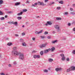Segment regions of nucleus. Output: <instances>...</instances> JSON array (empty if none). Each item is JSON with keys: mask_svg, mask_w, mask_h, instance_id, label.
<instances>
[{"mask_svg": "<svg viewBox=\"0 0 75 75\" xmlns=\"http://www.w3.org/2000/svg\"><path fill=\"white\" fill-rule=\"evenodd\" d=\"M12 55L16 56H18V55L20 54L19 57L21 59H23L24 58V56L23 54L19 53L17 51L13 50L12 52Z\"/></svg>", "mask_w": 75, "mask_h": 75, "instance_id": "nucleus-1", "label": "nucleus"}, {"mask_svg": "<svg viewBox=\"0 0 75 75\" xmlns=\"http://www.w3.org/2000/svg\"><path fill=\"white\" fill-rule=\"evenodd\" d=\"M54 27L56 29L58 32H59V31L60 30L59 28V26L58 25H55L54 26Z\"/></svg>", "mask_w": 75, "mask_h": 75, "instance_id": "nucleus-2", "label": "nucleus"}, {"mask_svg": "<svg viewBox=\"0 0 75 75\" xmlns=\"http://www.w3.org/2000/svg\"><path fill=\"white\" fill-rule=\"evenodd\" d=\"M47 44H48V43H46L45 44L41 45L40 46V48H44V47H46V45H47Z\"/></svg>", "mask_w": 75, "mask_h": 75, "instance_id": "nucleus-3", "label": "nucleus"}, {"mask_svg": "<svg viewBox=\"0 0 75 75\" xmlns=\"http://www.w3.org/2000/svg\"><path fill=\"white\" fill-rule=\"evenodd\" d=\"M42 31H43V30H41L39 32H38V31H36L35 32V33L36 34H40L42 33Z\"/></svg>", "mask_w": 75, "mask_h": 75, "instance_id": "nucleus-4", "label": "nucleus"}, {"mask_svg": "<svg viewBox=\"0 0 75 75\" xmlns=\"http://www.w3.org/2000/svg\"><path fill=\"white\" fill-rule=\"evenodd\" d=\"M50 51H51V49L50 48L48 49H46L44 51V53L47 54V53H48Z\"/></svg>", "mask_w": 75, "mask_h": 75, "instance_id": "nucleus-5", "label": "nucleus"}, {"mask_svg": "<svg viewBox=\"0 0 75 75\" xmlns=\"http://www.w3.org/2000/svg\"><path fill=\"white\" fill-rule=\"evenodd\" d=\"M52 25V23H51V21H47V23H46L45 24V25H46V26H47L48 25Z\"/></svg>", "mask_w": 75, "mask_h": 75, "instance_id": "nucleus-6", "label": "nucleus"}, {"mask_svg": "<svg viewBox=\"0 0 75 75\" xmlns=\"http://www.w3.org/2000/svg\"><path fill=\"white\" fill-rule=\"evenodd\" d=\"M57 42H58V40H52V44H55V43H57Z\"/></svg>", "mask_w": 75, "mask_h": 75, "instance_id": "nucleus-7", "label": "nucleus"}, {"mask_svg": "<svg viewBox=\"0 0 75 75\" xmlns=\"http://www.w3.org/2000/svg\"><path fill=\"white\" fill-rule=\"evenodd\" d=\"M70 68H71V71H74V70H75V67L74 66L71 67H70Z\"/></svg>", "mask_w": 75, "mask_h": 75, "instance_id": "nucleus-8", "label": "nucleus"}, {"mask_svg": "<svg viewBox=\"0 0 75 75\" xmlns=\"http://www.w3.org/2000/svg\"><path fill=\"white\" fill-rule=\"evenodd\" d=\"M55 70L57 72H58V71H60V70H61V68H57Z\"/></svg>", "mask_w": 75, "mask_h": 75, "instance_id": "nucleus-9", "label": "nucleus"}, {"mask_svg": "<svg viewBox=\"0 0 75 75\" xmlns=\"http://www.w3.org/2000/svg\"><path fill=\"white\" fill-rule=\"evenodd\" d=\"M22 45L24 47H25V46H26V43L25 42H23L22 43Z\"/></svg>", "mask_w": 75, "mask_h": 75, "instance_id": "nucleus-10", "label": "nucleus"}, {"mask_svg": "<svg viewBox=\"0 0 75 75\" xmlns=\"http://www.w3.org/2000/svg\"><path fill=\"white\" fill-rule=\"evenodd\" d=\"M53 61V59L51 58H50L48 59L49 62H52Z\"/></svg>", "mask_w": 75, "mask_h": 75, "instance_id": "nucleus-11", "label": "nucleus"}, {"mask_svg": "<svg viewBox=\"0 0 75 75\" xmlns=\"http://www.w3.org/2000/svg\"><path fill=\"white\" fill-rule=\"evenodd\" d=\"M19 4H20V2H17L16 3H15V6H18V5H19Z\"/></svg>", "mask_w": 75, "mask_h": 75, "instance_id": "nucleus-12", "label": "nucleus"}, {"mask_svg": "<svg viewBox=\"0 0 75 75\" xmlns=\"http://www.w3.org/2000/svg\"><path fill=\"white\" fill-rule=\"evenodd\" d=\"M71 71V67L67 69V72H70V71Z\"/></svg>", "mask_w": 75, "mask_h": 75, "instance_id": "nucleus-13", "label": "nucleus"}, {"mask_svg": "<svg viewBox=\"0 0 75 75\" xmlns=\"http://www.w3.org/2000/svg\"><path fill=\"white\" fill-rule=\"evenodd\" d=\"M57 20H61V18L59 17H57L56 18Z\"/></svg>", "mask_w": 75, "mask_h": 75, "instance_id": "nucleus-14", "label": "nucleus"}, {"mask_svg": "<svg viewBox=\"0 0 75 75\" xmlns=\"http://www.w3.org/2000/svg\"><path fill=\"white\" fill-rule=\"evenodd\" d=\"M23 14V12H21L20 13H18V16H21Z\"/></svg>", "mask_w": 75, "mask_h": 75, "instance_id": "nucleus-15", "label": "nucleus"}, {"mask_svg": "<svg viewBox=\"0 0 75 75\" xmlns=\"http://www.w3.org/2000/svg\"><path fill=\"white\" fill-rule=\"evenodd\" d=\"M3 3H4L3 1L2 0H0V4H3Z\"/></svg>", "mask_w": 75, "mask_h": 75, "instance_id": "nucleus-16", "label": "nucleus"}, {"mask_svg": "<svg viewBox=\"0 0 75 75\" xmlns=\"http://www.w3.org/2000/svg\"><path fill=\"white\" fill-rule=\"evenodd\" d=\"M12 44H12V43L9 42L8 43V45L9 46H10V45H12Z\"/></svg>", "mask_w": 75, "mask_h": 75, "instance_id": "nucleus-17", "label": "nucleus"}, {"mask_svg": "<svg viewBox=\"0 0 75 75\" xmlns=\"http://www.w3.org/2000/svg\"><path fill=\"white\" fill-rule=\"evenodd\" d=\"M40 5H42V6H44V4L43 2H41L40 3Z\"/></svg>", "mask_w": 75, "mask_h": 75, "instance_id": "nucleus-18", "label": "nucleus"}, {"mask_svg": "<svg viewBox=\"0 0 75 75\" xmlns=\"http://www.w3.org/2000/svg\"><path fill=\"white\" fill-rule=\"evenodd\" d=\"M70 14H72V15H75V12H71L70 13Z\"/></svg>", "mask_w": 75, "mask_h": 75, "instance_id": "nucleus-19", "label": "nucleus"}, {"mask_svg": "<svg viewBox=\"0 0 75 75\" xmlns=\"http://www.w3.org/2000/svg\"><path fill=\"white\" fill-rule=\"evenodd\" d=\"M17 18L18 20H21L22 18V17H18Z\"/></svg>", "mask_w": 75, "mask_h": 75, "instance_id": "nucleus-20", "label": "nucleus"}, {"mask_svg": "<svg viewBox=\"0 0 75 75\" xmlns=\"http://www.w3.org/2000/svg\"><path fill=\"white\" fill-rule=\"evenodd\" d=\"M65 57L64 56L62 57V61H64V60H65Z\"/></svg>", "mask_w": 75, "mask_h": 75, "instance_id": "nucleus-21", "label": "nucleus"}, {"mask_svg": "<svg viewBox=\"0 0 75 75\" xmlns=\"http://www.w3.org/2000/svg\"><path fill=\"white\" fill-rule=\"evenodd\" d=\"M0 20H4V17H2L0 18Z\"/></svg>", "mask_w": 75, "mask_h": 75, "instance_id": "nucleus-22", "label": "nucleus"}, {"mask_svg": "<svg viewBox=\"0 0 75 75\" xmlns=\"http://www.w3.org/2000/svg\"><path fill=\"white\" fill-rule=\"evenodd\" d=\"M55 50V49L54 47H52V48H51V50L52 51H54Z\"/></svg>", "mask_w": 75, "mask_h": 75, "instance_id": "nucleus-23", "label": "nucleus"}, {"mask_svg": "<svg viewBox=\"0 0 75 75\" xmlns=\"http://www.w3.org/2000/svg\"><path fill=\"white\" fill-rule=\"evenodd\" d=\"M34 58H37V55H35L33 56Z\"/></svg>", "mask_w": 75, "mask_h": 75, "instance_id": "nucleus-24", "label": "nucleus"}, {"mask_svg": "<svg viewBox=\"0 0 75 75\" xmlns=\"http://www.w3.org/2000/svg\"><path fill=\"white\" fill-rule=\"evenodd\" d=\"M44 72H48V70L45 69L43 70Z\"/></svg>", "mask_w": 75, "mask_h": 75, "instance_id": "nucleus-25", "label": "nucleus"}, {"mask_svg": "<svg viewBox=\"0 0 75 75\" xmlns=\"http://www.w3.org/2000/svg\"><path fill=\"white\" fill-rule=\"evenodd\" d=\"M20 41L21 42H24V40L23 39H20Z\"/></svg>", "mask_w": 75, "mask_h": 75, "instance_id": "nucleus-26", "label": "nucleus"}, {"mask_svg": "<svg viewBox=\"0 0 75 75\" xmlns=\"http://www.w3.org/2000/svg\"><path fill=\"white\" fill-rule=\"evenodd\" d=\"M13 50H17V47H14L13 48Z\"/></svg>", "mask_w": 75, "mask_h": 75, "instance_id": "nucleus-27", "label": "nucleus"}, {"mask_svg": "<svg viewBox=\"0 0 75 75\" xmlns=\"http://www.w3.org/2000/svg\"><path fill=\"white\" fill-rule=\"evenodd\" d=\"M41 38L42 39H44L45 38V36H40Z\"/></svg>", "mask_w": 75, "mask_h": 75, "instance_id": "nucleus-28", "label": "nucleus"}, {"mask_svg": "<svg viewBox=\"0 0 75 75\" xmlns=\"http://www.w3.org/2000/svg\"><path fill=\"white\" fill-rule=\"evenodd\" d=\"M38 5H41V2L40 1H38Z\"/></svg>", "mask_w": 75, "mask_h": 75, "instance_id": "nucleus-29", "label": "nucleus"}, {"mask_svg": "<svg viewBox=\"0 0 75 75\" xmlns=\"http://www.w3.org/2000/svg\"><path fill=\"white\" fill-rule=\"evenodd\" d=\"M65 15H68V12H65L64 13Z\"/></svg>", "mask_w": 75, "mask_h": 75, "instance_id": "nucleus-30", "label": "nucleus"}, {"mask_svg": "<svg viewBox=\"0 0 75 75\" xmlns=\"http://www.w3.org/2000/svg\"><path fill=\"white\" fill-rule=\"evenodd\" d=\"M13 12L12 11H8V13H9V14H11L13 13Z\"/></svg>", "mask_w": 75, "mask_h": 75, "instance_id": "nucleus-31", "label": "nucleus"}, {"mask_svg": "<svg viewBox=\"0 0 75 75\" xmlns=\"http://www.w3.org/2000/svg\"><path fill=\"white\" fill-rule=\"evenodd\" d=\"M3 13L1 11H0V15H3Z\"/></svg>", "mask_w": 75, "mask_h": 75, "instance_id": "nucleus-32", "label": "nucleus"}, {"mask_svg": "<svg viewBox=\"0 0 75 75\" xmlns=\"http://www.w3.org/2000/svg\"><path fill=\"white\" fill-rule=\"evenodd\" d=\"M57 10H60V9H61V7H57Z\"/></svg>", "mask_w": 75, "mask_h": 75, "instance_id": "nucleus-33", "label": "nucleus"}, {"mask_svg": "<svg viewBox=\"0 0 75 75\" xmlns=\"http://www.w3.org/2000/svg\"><path fill=\"white\" fill-rule=\"evenodd\" d=\"M14 24H15L16 25H17V22H14Z\"/></svg>", "mask_w": 75, "mask_h": 75, "instance_id": "nucleus-34", "label": "nucleus"}, {"mask_svg": "<svg viewBox=\"0 0 75 75\" xmlns=\"http://www.w3.org/2000/svg\"><path fill=\"white\" fill-rule=\"evenodd\" d=\"M48 33L47 32H45L44 33V35H46V34H48Z\"/></svg>", "mask_w": 75, "mask_h": 75, "instance_id": "nucleus-35", "label": "nucleus"}, {"mask_svg": "<svg viewBox=\"0 0 75 75\" xmlns=\"http://www.w3.org/2000/svg\"><path fill=\"white\" fill-rule=\"evenodd\" d=\"M72 53H73V54H75V50H73L72 52Z\"/></svg>", "mask_w": 75, "mask_h": 75, "instance_id": "nucleus-36", "label": "nucleus"}, {"mask_svg": "<svg viewBox=\"0 0 75 75\" xmlns=\"http://www.w3.org/2000/svg\"><path fill=\"white\" fill-rule=\"evenodd\" d=\"M59 3L60 4H63V1H60L59 2Z\"/></svg>", "mask_w": 75, "mask_h": 75, "instance_id": "nucleus-37", "label": "nucleus"}, {"mask_svg": "<svg viewBox=\"0 0 75 75\" xmlns=\"http://www.w3.org/2000/svg\"><path fill=\"white\" fill-rule=\"evenodd\" d=\"M27 11V9H24L23 10V12H26V11Z\"/></svg>", "mask_w": 75, "mask_h": 75, "instance_id": "nucleus-38", "label": "nucleus"}, {"mask_svg": "<svg viewBox=\"0 0 75 75\" xmlns=\"http://www.w3.org/2000/svg\"><path fill=\"white\" fill-rule=\"evenodd\" d=\"M37 58H40V56L39 55H37Z\"/></svg>", "mask_w": 75, "mask_h": 75, "instance_id": "nucleus-39", "label": "nucleus"}, {"mask_svg": "<svg viewBox=\"0 0 75 75\" xmlns=\"http://www.w3.org/2000/svg\"><path fill=\"white\" fill-rule=\"evenodd\" d=\"M32 40L33 41H35V38H32Z\"/></svg>", "mask_w": 75, "mask_h": 75, "instance_id": "nucleus-40", "label": "nucleus"}, {"mask_svg": "<svg viewBox=\"0 0 75 75\" xmlns=\"http://www.w3.org/2000/svg\"><path fill=\"white\" fill-rule=\"evenodd\" d=\"M40 54L41 55H42L43 54V51H42L40 52Z\"/></svg>", "mask_w": 75, "mask_h": 75, "instance_id": "nucleus-41", "label": "nucleus"}, {"mask_svg": "<svg viewBox=\"0 0 75 75\" xmlns=\"http://www.w3.org/2000/svg\"><path fill=\"white\" fill-rule=\"evenodd\" d=\"M67 61H69V59L68 58H67Z\"/></svg>", "mask_w": 75, "mask_h": 75, "instance_id": "nucleus-42", "label": "nucleus"}, {"mask_svg": "<svg viewBox=\"0 0 75 75\" xmlns=\"http://www.w3.org/2000/svg\"><path fill=\"white\" fill-rule=\"evenodd\" d=\"M37 51H35V50H34L32 51V53H35V52H36Z\"/></svg>", "mask_w": 75, "mask_h": 75, "instance_id": "nucleus-43", "label": "nucleus"}, {"mask_svg": "<svg viewBox=\"0 0 75 75\" xmlns=\"http://www.w3.org/2000/svg\"><path fill=\"white\" fill-rule=\"evenodd\" d=\"M60 55L61 57H64V55L63 54H60Z\"/></svg>", "mask_w": 75, "mask_h": 75, "instance_id": "nucleus-44", "label": "nucleus"}, {"mask_svg": "<svg viewBox=\"0 0 75 75\" xmlns=\"http://www.w3.org/2000/svg\"><path fill=\"white\" fill-rule=\"evenodd\" d=\"M54 3V2H51L50 4H49V5H51V4H52Z\"/></svg>", "mask_w": 75, "mask_h": 75, "instance_id": "nucleus-45", "label": "nucleus"}, {"mask_svg": "<svg viewBox=\"0 0 75 75\" xmlns=\"http://www.w3.org/2000/svg\"><path fill=\"white\" fill-rule=\"evenodd\" d=\"M13 64H14V65H16V64H17V63L16 62H13Z\"/></svg>", "mask_w": 75, "mask_h": 75, "instance_id": "nucleus-46", "label": "nucleus"}, {"mask_svg": "<svg viewBox=\"0 0 75 75\" xmlns=\"http://www.w3.org/2000/svg\"><path fill=\"white\" fill-rule=\"evenodd\" d=\"M22 35L23 36L25 35V33H22Z\"/></svg>", "mask_w": 75, "mask_h": 75, "instance_id": "nucleus-47", "label": "nucleus"}, {"mask_svg": "<svg viewBox=\"0 0 75 75\" xmlns=\"http://www.w3.org/2000/svg\"><path fill=\"white\" fill-rule=\"evenodd\" d=\"M0 74L1 75H5V74H4V73H0Z\"/></svg>", "mask_w": 75, "mask_h": 75, "instance_id": "nucleus-48", "label": "nucleus"}, {"mask_svg": "<svg viewBox=\"0 0 75 75\" xmlns=\"http://www.w3.org/2000/svg\"><path fill=\"white\" fill-rule=\"evenodd\" d=\"M47 38L48 39H50L51 38V36H48L47 37Z\"/></svg>", "mask_w": 75, "mask_h": 75, "instance_id": "nucleus-49", "label": "nucleus"}, {"mask_svg": "<svg viewBox=\"0 0 75 75\" xmlns=\"http://www.w3.org/2000/svg\"><path fill=\"white\" fill-rule=\"evenodd\" d=\"M70 10L71 11H73L74 9L72 8H70Z\"/></svg>", "mask_w": 75, "mask_h": 75, "instance_id": "nucleus-50", "label": "nucleus"}, {"mask_svg": "<svg viewBox=\"0 0 75 75\" xmlns=\"http://www.w3.org/2000/svg\"><path fill=\"white\" fill-rule=\"evenodd\" d=\"M15 35L16 37H18V36H19L18 34H15Z\"/></svg>", "mask_w": 75, "mask_h": 75, "instance_id": "nucleus-51", "label": "nucleus"}, {"mask_svg": "<svg viewBox=\"0 0 75 75\" xmlns=\"http://www.w3.org/2000/svg\"><path fill=\"white\" fill-rule=\"evenodd\" d=\"M32 7H35V5L34 4H32Z\"/></svg>", "mask_w": 75, "mask_h": 75, "instance_id": "nucleus-52", "label": "nucleus"}, {"mask_svg": "<svg viewBox=\"0 0 75 75\" xmlns=\"http://www.w3.org/2000/svg\"><path fill=\"white\" fill-rule=\"evenodd\" d=\"M47 1H48V0H45V2L46 3V2H47Z\"/></svg>", "mask_w": 75, "mask_h": 75, "instance_id": "nucleus-53", "label": "nucleus"}, {"mask_svg": "<svg viewBox=\"0 0 75 75\" xmlns=\"http://www.w3.org/2000/svg\"><path fill=\"white\" fill-rule=\"evenodd\" d=\"M11 24H14V22H12L11 23Z\"/></svg>", "mask_w": 75, "mask_h": 75, "instance_id": "nucleus-54", "label": "nucleus"}, {"mask_svg": "<svg viewBox=\"0 0 75 75\" xmlns=\"http://www.w3.org/2000/svg\"><path fill=\"white\" fill-rule=\"evenodd\" d=\"M34 4H35V6H37V4H38V3H35Z\"/></svg>", "mask_w": 75, "mask_h": 75, "instance_id": "nucleus-55", "label": "nucleus"}, {"mask_svg": "<svg viewBox=\"0 0 75 75\" xmlns=\"http://www.w3.org/2000/svg\"><path fill=\"white\" fill-rule=\"evenodd\" d=\"M68 25H69V26H70V25H71V23H69L68 24Z\"/></svg>", "mask_w": 75, "mask_h": 75, "instance_id": "nucleus-56", "label": "nucleus"}, {"mask_svg": "<svg viewBox=\"0 0 75 75\" xmlns=\"http://www.w3.org/2000/svg\"><path fill=\"white\" fill-rule=\"evenodd\" d=\"M8 66L9 67H11V65L9 64L8 65Z\"/></svg>", "mask_w": 75, "mask_h": 75, "instance_id": "nucleus-57", "label": "nucleus"}, {"mask_svg": "<svg viewBox=\"0 0 75 75\" xmlns=\"http://www.w3.org/2000/svg\"><path fill=\"white\" fill-rule=\"evenodd\" d=\"M73 31H75V28H73ZM74 34H75V32H74Z\"/></svg>", "mask_w": 75, "mask_h": 75, "instance_id": "nucleus-58", "label": "nucleus"}, {"mask_svg": "<svg viewBox=\"0 0 75 75\" xmlns=\"http://www.w3.org/2000/svg\"><path fill=\"white\" fill-rule=\"evenodd\" d=\"M73 7H75V4H73Z\"/></svg>", "mask_w": 75, "mask_h": 75, "instance_id": "nucleus-59", "label": "nucleus"}, {"mask_svg": "<svg viewBox=\"0 0 75 75\" xmlns=\"http://www.w3.org/2000/svg\"><path fill=\"white\" fill-rule=\"evenodd\" d=\"M29 3V2L28 1H26V3Z\"/></svg>", "mask_w": 75, "mask_h": 75, "instance_id": "nucleus-60", "label": "nucleus"}, {"mask_svg": "<svg viewBox=\"0 0 75 75\" xmlns=\"http://www.w3.org/2000/svg\"><path fill=\"white\" fill-rule=\"evenodd\" d=\"M5 18H7V16L5 15Z\"/></svg>", "mask_w": 75, "mask_h": 75, "instance_id": "nucleus-61", "label": "nucleus"}, {"mask_svg": "<svg viewBox=\"0 0 75 75\" xmlns=\"http://www.w3.org/2000/svg\"><path fill=\"white\" fill-rule=\"evenodd\" d=\"M53 34H55V32L54 31L53 32Z\"/></svg>", "mask_w": 75, "mask_h": 75, "instance_id": "nucleus-62", "label": "nucleus"}, {"mask_svg": "<svg viewBox=\"0 0 75 75\" xmlns=\"http://www.w3.org/2000/svg\"><path fill=\"white\" fill-rule=\"evenodd\" d=\"M22 6H25V4H23L22 5Z\"/></svg>", "mask_w": 75, "mask_h": 75, "instance_id": "nucleus-63", "label": "nucleus"}, {"mask_svg": "<svg viewBox=\"0 0 75 75\" xmlns=\"http://www.w3.org/2000/svg\"><path fill=\"white\" fill-rule=\"evenodd\" d=\"M24 26H25L24 25H23L22 26V27H24Z\"/></svg>", "mask_w": 75, "mask_h": 75, "instance_id": "nucleus-64", "label": "nucleus"}]
</instances>
